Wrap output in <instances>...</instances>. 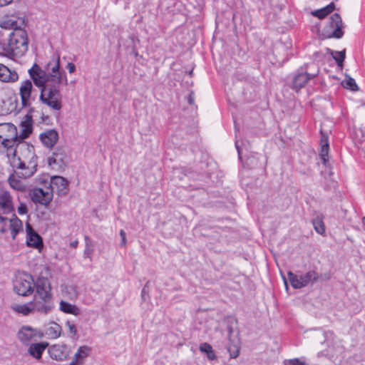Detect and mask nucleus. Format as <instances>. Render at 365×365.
<instances>
[{
  "mask_svg": "<svg viewBox=\"0 0 365 365\" xmlns=\"http://www.w3.org/2000/svg\"><path fill=\"white\" fill-rule=\"evenodd\" d=\"M29 73L34 85L40 89L39 101L53 111L62 108L63 86L68 85L66 73L61 68L58 54L42 69L34 63L29 70Z\"/></svg>",
  "mask_w": 365,
  "mask_h": 365,
  "instance_id": "f257e3e1",
  "label": "nucleus"
},
{
  "mask_svg": "<svg viewBox=\"0 0 365 365\" xmlns=\"http://www.w3.org/2000/svg\"><path fill=\"white\" fill-rule=\"evenodd\" d=\"M29 41L26 30L15 27L11 32H0V49L2 56L11 58L21 56L28 50Z\"/></svg>",
  "mask_w": 365,
  "mask_h": 365,
  "instance_id": "f03ea898",
  "label": "nucleus"
},
{
  "mask_svg": "<svg viewBox=\"0 0 365 365\" xmlns=\"http://www.w3.org/2000/svg\"><path fill=\"white\" fill-rule=\"evenodd\" d=\"M22 133L19 135L16 127L11 123L0 124V151L7 153L9 156L11 150L21 140L26 138L32 132L31 124L27 122H22Z\"/></svg>",
  "mask_w": 365,
  "mask_h": 365,
  "instance_id": "7ed1b4c3",
  "label": "nucleus"
},
{
  "mask_svg": "<svg viewBox=\"0 0 365 365\" xmlns=\"http://www.w3.org/2000/svg\"><path fill=\"white\" fill-rule=\"evenodd\" d=\"M13 284L14 291L19 296H30L34 291L35 281L33 276L26 272L19 273Z\"/></svg>",
  "mask_w": 365,
  "mask_h": 365,
  "instance_id": "20e7f679",
  "label": "nucleus"
},
{
  "mask_svg": "<svg viewBox=\"0 0 365 365\" xmlns=\"http://www.w3.org/2000/svg\"><path fill=\"white\" fill-rule=\"evenodd\" d=\"M11 164L14 169V173L24 179L32 177L37 170L38 163L34 160H23L21 158L12 157Z\"/></svg>",
  "mask_w": 365,
  "mask_h": 365,
  "instance_id": "39448f33",
  "label": "nucleus"
},
{
  "mask_svg": "<svg viewBox=\"0 0 365 365\" xmlns=\"http://www.w3.org/2000/svg\"><path fill=\"white\" fill-rule=\"evenodd\" d=\"M31 200L34 203H38L41 205L47 206L52 201L53 193L51 185L47 182L43 185V187H35L29 192Z\"/></svg>",
  "mask_w": 365,
  "mask_h": 365,
  "instance_id": "423d86ee",
  "label": "nucleus"
},
{
  "mask_svg": "<svg viewBox=\"0 0 365 365\" xmlns=\"http://www.w3.org/2000/svg\"><path fill=\"white\" fill-rule=\"evenodd\" d=\"M11 155L12 157L21 158L23 160L37 161L34 147L24 140L19 142L14 150H11L9 155Z\"/></svg>",
  "mask_w": 365,
  "mask_h": 365,
  "instance_id": "0eeeda50",
  "label": "nucleus"
},
{
  "mask_svg": "<svg viewBox=\"0 0 365 365\" xmlns=\"http://www.w3.org/2000/svg\"><path fill=\"white\" fill-rule=\"evenodd\" d=\"M319 70L316 68L314 72H308L304 71V68H300L292 79L293 89L298 91L304 87L308 81L318 75Z\"/></svg>",
  "mask_w": 365,
  "mask_h": 365,
  "instance_id": "6e6552de",
  "label": "nucleus"
},
{
  "mask_svg": "<svg viewBox=\"0 0 365 365\" xmlns=\"http://www.w3.org/2000/svg\"><path fill=\"white\" fill-rule=\"evenodd\" d=\"M43 336V333L29 326L22 327L17 333L18 339L25 345H29L31 341L40 339Z\"/></svg>",
  "mask_w": 365,
  "mask_h": 365,
  "instance_id": "1a4fd4ad",
  "label": "nucleus"
},
{
  "mask_svg": "<svg viewBox=\"0 0 365 365\" xmlns=\"http://www.w3.org/2000/svg\"><path fill=\"white\" fill-rule=\"evenodd\" d=\"M35 288L39 298L51 299V288L48 278L38 277L35 281Z\"/></svg>",
  "mask_w": 365,
  "mask_h": 365,
  "instance_id": "9d476101",
  "label": "nucleus"
},
{
  "mask_svg": "<svg viewBox=\"0 0 365 365\" xmlns=\"http://www.w3.org/2000/svg\"><path fill=\"white\" fill-rule=\"evenodd\" d=\"M48 353L53 359L64 361L70 354V349L66 344H54L48 349Z\"/></svg>",
  "mask_w": 365,
  "mask_h": 365,
  "instance_id": "9b49d317",
  "label": "nucleus"
},
{
  "mask_svg": "<svg viewBox=\"0 0 365 365\" xmlns=\"http://www.w3.org/2000/svg\"><path fill=\"white\" fill-rule=\"evenodd\" d=\"M329 25L333 29L332 33L329 35V38H341L344 36L343 22L339 14L335 13L330 17Z\"/></svg>",
  "mask_w": 365,
  "mask_h": 365,
  "instance_id": "f8f14e48",
  "label": "nucleus"
},
{
  "mask_svg": "<svg viewBox=\"0 0 365 365\" xmlns=\"http://www.w3.org/2000/svg\"><path fill=\"white\" fill-rule=\"evenodd\" d=\"M26 245L29 247H32L39 249L43 246L42 238L41 236L34 231L32 227L27 222L26 225Z\"/></svg>",
  "mask_w": 365,
  "mask_h": 365,
  "instance_id": "ddd939ff",
  "label": "nucleus"
},
{
  "mask_svg": "<svg viewBox=\"0 0 365 365\" xmlns=\"http://www.w3.org/2000/svg\"><path fill=\"white\" fill-rule=\"evenodd\" d=\"M14 211V207L10 193L8 191L0 192V214L7 215Z\"/></svg>",
  "mask_w": 365,
  "mask_h": 365,
  "instance_id": "4468645a",
  "label": "nucleus"
},
{
  "mask_svg": "<svg viewBox=\"0 0 365 365\" xmlns=\"http://www.w3.org/2000/svg\"><path fill=\"white\" fill-rule=\"evenodd\" d=\"M39 139L45 147L52 148L58 142V133L55 129H49L41 133Z\"/></svg>",
  "mask_w": 365,
  "mask_h": 365,
  "instance_id": "2eb2a0df",
  "label": "nucleus"
},
{
  "mask_svg": "<svg viewBox=\"0 0 365 365\" xmlns=\"http://www.w3.org/2000/svg\"><path fill=\"white\" fill-rule=\"evenodd\" d=\"M41 300L34 299L31 301L33 312H36L38 313L46 314L53 307L51 299L40 298Z\"/></svg>",
  "mask_w": 365,
  "mask_h": 365,
  "instance_id": "dca6fc26",
  "label": "nucleus"
},
{
  "mask_svg": "<svg viewBox=\"0 0 365 365\" xmlns=\"http://www.w3.org/2000/svg\"><path fill=\"white\" fill-rule=\"evenodd\" d=\"M33 89V85L30 80H26L22 82L19 92L21 98V103L24 107L29 106L31 104V94Z\"/></svg>",
  "mask_w": 365,
  "mask_h": 365,
  "instance_id": "f3484780",
  "label": "nucleus"
},
{
  "mask_svg": "<svg viewBox=\"0 0 365 365\" xmlns=\"http://www.w3.org/2000/svg\"><path fill=\"white\" fill-rule=\"evenodd\" d=\"M48 346V343L47 341L33 343L30 344L28 349V353L34 359L39 360L41 359L43 351Z\"/></svg>",
  "mask_w": 365,
  "mask_h": 365,
  "instance_id": "a211bd4d",
  "label": "nucleus"
},
{
  "mask_svg": "<svg viewBox=\"0 0 365 365\" xmlns=\"http://www.w3.org/2000/svg\"><path fill=\"white\" fill-rule=\"evenodd\" d=\"M91 349L88 346H80L70 363V365H79L89 356Z\"/></svg>",
  "mask_w": 365,
  "mask_h": 365,
  "instance_id": "6ab92c4d",
  "label": "nucleus"
},
{
  "mask_svg": "<svg viewBox=\"0 0 365 365\" xmlns=\"http://www.w3.org/2000/svg\"><path fill=\"white\" fill-rule=\"evenodd\" d=\"M22 180H24L22 176H17L16 173H13L9 175L8 182L14 190L25 192L27 188V185Z\"/></svg>",
  "mask_w": 365,
  "mask_h": 365,
  "instance_id": "aec40b11",
  "label": "nucleus"
},
{
  "mask_svg": "<svg viewBox=\"0 0 365 365\" xmlns=\"http://www.w3.org/2000/svg\"><path fill=\"white\" fill-rule=\"evenodd\" d=\"M19 75L15 71H11L4 64L0 63V81L2 82H15Z\"/></svg>",
  "mask_w": 365,
  "mask_h": 365,
  "instance_id": "412c9836",
  "label": "nucleus"
},
{
  "mask_svg": "<svg viewBox=\"0 0 365 365\" xmlns=\"http://www.w3.org/2000/svg\"><path fill=\"white\" fill-rule=\"evenodd\" d=\"M47 184L51 185L53 190V187H56L60 195H64L67 192L68 181L63 177L55 176L51 178V181L47 182Z\"/></svg>",
  "mask_w": 365,
  "mask_h": 365,
  "instance_id": "4be33fe9",
  "label": "nucleus"
},
{
  "mask_svg": "<svg viewBox=\"0 0 365 365\" xmlns=\"http://www.w3.org/2000/svg\"><path fill=\"white\" fill-rule=\"evenodd\" d=\"M322 136L320 139V152L319 155L324 165H327L328 161V153H329V139L328 135L323 132H321Z\"/></svg>",
  "mask_w": 365,
  "mask_h": 365,
  "instance_id": "5701e85b",
  "label": "nucleus"
},
{
  "mask_svg": "<svg viewBox=\"0 0 365 365\" xmlns=\"http://www.w3.org/2000/svg\"><path fill=\"white\" fill-rule=\"evenodd\" d=\"M8 227L11 230V237L14 240L19 232L23 231L22 222L15 215H13L11 218H9Z\"/></svg>",
  "mask_w": 365,
  "mask_h": 365,
  "instance_id": "b1692460",
  "label": "nucleus"
},
{
  "mask_svg": "<svg viewBox=\"0 0 365 365\" xmlns=\"http://www.w3.org/2000/svg\"><path fill=\"white\" fill-rule=\"evenodd\" d=\"M61 327L56 322L50 323L45 328V335L49 339H57L61 336Z\"/></svg>",
  "mask_w": 365,
  "mask_h": 365,
  "instance_id": "393cba45",
  "label": "nucleus"
},
{
  "mask_svg": "<svg viewBox=\"0 0 365 365\" xmlns=\"http://www.w3.org/2000/svg\"><path fill=\"white\" fill-rule=\"evenodd\" d=\"M60 310L64 313L75 316H78L81 314V309L78 307L63 300L60 302Z\"/></svg>",
  "mask_w": 365,
  "mask_h": 365,
  "instance_id": "a878e982",
  "label": "nucleus"
},
{
  "mask_svg": "<svg viewBox=\"0 0 365 365\" xmlns=\"http://www.w3.org/2000/svg\"><path fill=\"white\" fill-rule=\"evenodd\" d=\"M335 9L334 3L331 2L325 7L320 9L315 10L312 12V16L317 17L319 19L325 18L328 14L331 13Z\"/></svg>",
  "mask_w": 365,
  "mask_h": 365,
  "instance_id": "bb28decb",
  "label": "nucleus"
},
{
  "mask_svg": "<svg viewBox=\"0 0 365 365\" xmlns=\"http://www.w3.org/2000/svg\"><path fill=\"white\" fill-rule=\"evenodd\" d=\"M312 225L318 234L322 235L325 233L326 228L324 223V217L322 215H317L313 218Z\"/></svg>",
  "mask_w": 365,
  "mask_h": 365,
  "instance_id": "cd10ccee",
  "label": "nucleus"
},
{
  "mask_svg": "<svg viewBox=\"0 0 365 365\" xmlns=\"http://www.w3.org/2000/svg\"><path fill=\"white\" fill-rule=\"evenodd\" d=\"M301 281L303 282V287L308 285L309 283H314L319 279L318 274L314 271H309L303 275H300Z\"/></svg>",
  "mask_w": 365,
  "mask_h": 365,
  "instance_id": "c85d7f7f",
  "label": "nucleus"
},
{
  "mask_svg": "<svg viewBox=\"0 0 365 365\" xmlns=\"http://www.w3.org/2000/svg\"><path fill=\"white\" fill-rule=\"evenodd\" d=\"M12 309L23 315H29L31 313H33L32 303L31 301L29 303H26L24 304H14L12 306Z\"/></svg>",
  "mask_w": 365,
  "mask_h": 365,
  "instance_id": "c756f323",
  "label": "nucleus"
},
{
  "mask_svg": "<svg viewBox=\"0 0 365 365\" xmlns=\"http://www.w3.org/2000/svg\"><path fill=\"white\" fill-rule=\"evenodd\" d=\"M85 240V250L83 252V257L86 258H89L90 260L92 259V255L94 251V243L93 241L88 237H84Z\"/></svg>",
  "mask_w": 365,
  "mask_h": 365,
  "instance_id": "7c9ffc66",
  "label": "nucleus"
},
{
  "mask_svg": "<svg viewBox=\"0 0 365 365\" xmlns=\"http://www.w3.org/2000/svg\"><path fill=\"white\" fill-rule=\"evenodd\" d=\"M200 351L207 354V357L209 360H214L216 359L215 354L212 349V347L208 343H202L200 345Z\"/></svg>",
  "mask_w": 365,
  "mask_h": 365,
  "instance_id": "2f4dec72",
  "label": "nucleus"
},
{
  "mask_svg": "<svg viewBox=\"0 0 365 365\" xmlns=\"http://www.w3.org/2000/svg\"><path fill=\"white\" fill-rule=\"evenodd\" d=\"M288 277L292 287L294 289H300L303 287V282L300 280V275H297L292 272H289Z\"/></svg>",
  "mask_w": 365,
  "mask_h": 365,
  "instance_id": "473e14b6",
  "label": "nucleus"
},
{
  "mask_svg": "<svg viewBox=\"0 0 365 365\" xmlns=\"http://www.w3.org/2000/svg\"><path fill=\"white\" fill-rule=\"evenodd\" d=\"M331 55L333 57V58L336 61L337 66L342 68L343 63L345 59V50L341 51H331Z\"/></svg>",
  "mask_w": 365,
  "mask_h": 365,
  "instance_id": "72a5a7b5",
  "label": "nucleus"
},
{
  "mask_svg": "<svg viewBox=\"0 0 365 365\" xmlns=\"http://www.w3.org/2000/svg\"><path fill=\"white\" fill-rule=\"evenodd\" d=\"M343 83L344 87L346 88H349L353 91L359 90V87L356 85L355 80L351 77L346 76Z\"/></svg>",
  "mask_w": 365,
  "mask_h": 365,
  "instance_id": "f704fd0d",
  "label": "nucleus"
},
{
  "mask_svg": "<svg viewBox=\"0 0 365 365\" xmlns=\"http://www.w3.org/2000/svg\"><path fill=\"white\" fill-rule=\"evenodd\" d=\"M0 214V233H4L8 230L9 217Z\"/></svg>",
  "mask_w": 365,
  "mask_h": 365,
  "instance_id": "c9c22d12",
  "label": "nucleus"
},
{
  "mask_svg": "<svg viewBox=\"0 0 365 365\" xmlns=\"http://www.w3.org/2000/svg\"><path fill=\"white\" fill-rule=\"evenodd\" d=\"M359 132L361 135V139H359L357 141L355 142V143L357 145V146L362 149H365V131L362 129L359 130Z\"/></svg>",
  "mask_w": 365,
  "mask_h": 365,
  "instance_id": "e433bc0d",
  "label": "nucleus"
},
{
  "mask_svg": "<svg viewBox=\"0 0 365 365\" xmlns=\"http://www.w3.org/2000/svg\"><path fill=\"white\" fill-rule=\"evenodd\" d=\"M66 327L68 328L69 333L73 336L76 335L77 330L76 325L71 321H67L66 323Z\"/></svg>",
  "mask_w": 365,
  "mask_h": 365,
  "instance_id": "4c0bfd02",
  "label": "nucleus"
},
{
  "mask_svg": "<svg viewBox=\"0 0 365 365\" xmlns=\"http://www.w3.org/2000/svg\"><path fill=\"white\" fill-rule=\"evenodd\" d=\"M228 351L232 358H237L240 354V349L237 346H230Z\"/></svg>",
  "mask_w": 365,
  "mask_h": 365,
  "instance_id": "58836bf2",
  "label": "nucleus"
},
{
  "mask_svg": "<svg viewBox=\"0 0 365 365\" xmlns=\"http://www.w3.org/2000/svg\"><path fill=\"white\" fill-rule=\"evenodd\" d=\"M17 210H18V213L19 215H24V214L27 213L28 209H27L26 205L23 202H20Z\"/></svg>",
  "mask_w": 365,
  "mask_h": 365,
  "instance_id": "ea45409f",
  "label": "nucleus"
},
{
  "mask_svg": "<svg viewBox=\"0 0 365 365\" xmlns=\"http://www.w3.org/2000/svg\"><path fill=\"white\" fill-rule=\"evenodd\" d=\"M16 22H14V21H12L11 22L10 21H4L1 23V27L2 28H4V29H9V28H13L14 26L15 27H16Z\"/></svg>",
  "mask_w": 365,
  "mask_h": 365,
  "instance_id": "a19ab883",
  "label": "nucleus"
},
{
  "mask_svg": "<svg viewBox=\"0 0 365 365\" xmlns=\"http://www.w3.org/2000/svg\"><path fill=\"white\" fill-rule=\"evenodd\" d=\"M148 284H149V282H147V283L145 284V286L143 288L142 292H141V297H142L143 300H144V301L146 299L145 297L148 296Z\"/></svg>",
  "mask_w": 365,
  "mask_h": 365,
  "instance_id": "79ce46f5",
  "label": "nucleus"
},
{
  "mask_svg": "<svg viewBox=\"0 0 365 365\" xmlns=\"http://www.w3.org/2000/svg\"><path fill=\"white\" fill-rule=\"evenodd\" d=\"M300 361L299 359H292L284 361V365H299Z\"/></svg>",
  "mask_w": 365,
  "mask_h": 365,
  "instance_id": "37998d69",
  "label": "nucleus"
},
{
  "mask_svg": "<svg viewBox=\"0 0 365 365\" xmlns=\"http://www.w3.org/2000/svg\"><path fill=\"white\" fill-rule=\"evenodd\" d=\"M120 235L121 237L120 246L124 247L126 245V234L123 230H120Z\"/></svg>",
  "mask_w": 365,
  "mask_h": 365,
  "instance_id": "c03bdc74",
  "label": "nucleus"
},
{
  "mask_svg": "<svg viewBox=\"0 0 365 365\" xmlns=\"http://www.w3.org/2000/svg\"><path fill=\"white\" fill-rule=\"evenodd\" d=\"M66 68L68 69L70 73H73L76 71V66L73 63H68V64L66 65Z\"/></svg>",
  "mask_w": 365,
  "mask_h": 365,
  "instance_id": "a18cd8bd",
  "label": "nucleus"
},
{
  "mask_svg": "<svg viewBox=\"0 0 365 365\" xmlns=\"http://www.w3.org/2000/svg\"><path fill=\"white\" fill-rule=\"evenodd\" d=\"M304 66L306 67L307 69H309L310 72H314L316 68L319 69V68L317 66V65L314 63H312L311 64H306Z\"/></svg>",
  "mask_w": 365,
  "mask_h": 365,
  "instance_id": "49530a36",
  "label": "nucleus"
},
{
  "mask_svg": "<svg viewBox=\"0 0 365 365\" xmlns=\"http://www.w3.org/2000/svg\"><path fill=\"white\" fill-rule=\"evenodd\" d=\"M235 148L237 150L239 158L240 159L241 158V148L240 147L239 141L237 140H235Z\"/></svg>",
  "mask_w": 365,
  "mask_h": 365,
  "instance_id": "de8ad7c7",
  "label": "nucleus"
},
{
  "mask_svg": "<svg viewBox=\"0 0 365 365\" xmlns=\"http://www.w3.org/2000/svg\"><path fill=\"white\" fill-rule=\"evenodd\" d=\"M13 1V0H0V6H4L9 5Z\"/></svg>",
  "mask_w": 365,
  "mask_h": 365,
  "instance_id": "09e8293b",
  "label": "nucleus"
},
{
  "mask_svg": "<svg viewBox=\"0 0 365 365\" xmlns=\"http://www.w3.org/2000/svg\"><path fill=\"white\" fill-rule=\"evenodd\" d=\"M187 101L190 104H192L194 103V95L192 93L189 94Z\"/></svg>",
  "mask_w": 365,
  "mask_h": 365,
  "instance_id": "8fccbe9b",
  "label": "nucleus"
},
{
  "mask_svg": "<svg viewBox=\"0 0 365 365\" xmlns=\"http://www.w3.org/2000/svg\"><path fill=\"white\" fill-rule=\"evenodd\" d=\"M78 245V242L77 240H74L70 243V246L73 248H76Z\"/></svg>",
  "mask_w": 365,
  "mask_h": 365,
  "instance_id": "3c124183",
  "label": "nucleus"
},
{
  "mask_svg": "<svg viewBox=\"0 0 365 365\" xmlns=\"http://www.w3.org/2000/svg\"><path fill=\"white\" fill-rule=\"evenodd\" d=\"M299 365H309V364H307V363H306V362H304V361H301Z\"/></svg>",
  "mask_w": 365,
  "mask_h": 365,
  "instance_id": "603ef678",
  "label": "nucleus"
},
{
  "mask_svg": "<svg viewBox=\"0 0 365 365\" xmlns=\"http://www.w3.org/2000/svg\"><path fill=\"white\" fill-rule=\"evenodd\" d=\"M362 224H363L364 227H365V217H364L362 218Z\"/></svg>",
  "mask_w": 365,
  "mask_h": 365,
  "instance_id": "864d4df0",
  "label": "nucleus"
},
{
  "mask_svg": "<svg viewBox=\"0 0 365 365\" xmlns=\"http://www.w3.org/2000/svg\"><path fill=\"white\" fill-rule=\"evenodd\" d=\"M327 334H330L331 335L332 334V332L331 331H329V332H325L324 333V335L327 336Z\"/></svg>",
  "mask_w": 365,
  "mask_h": 365,
  "instance_id": "5fc2aeb1",
  "label": "nucleus"
},
{
  "mask_svg": "<svg viewBox=\"0 0 365 365\" xmlns=\"http://www.w3.org/2000/svg\"><path fill=\"white\" fill-rule=\"evenodd\" d=\"M235 130H236V131H237V132L239 131V128L237 127V125H236V124L235 125Z\"/></svg>",
  "mask_w": 365,
  "mask_h": 365,
  "instance_id": "6e6d98bb",
  "label": "nucleus"
},
{
  "mask_svg": "<svg viewBox=\"0 0 365 365\" xmlns=\"http://www.w3.org/2000/svg\"><path fill=\"white\" fill-rule=\"evenodd\" d=\"M229 332L231 334L232 332V329L231 328H229Z\"/></svg>",
  "mask_w": 365,
  "mask_h": 365,
  "instance_id": "4d7b16f0",
  "label": "nucleus"
},
{
  "mask_svg": "<svg viewBox=\"0 0 365 365\" xmlns=\"http://www.w3.org/2000/svg\"><path fill=\"white\" fill-rule=\"evenodd\" d=\"M51 162H53V160L51 158L49 159V163L51 164Z\"/></svg>",
  "mask_w": 365,
  "mask_h": 365,
  "instance_id": "13d9d810",
  "label": "nucleus"
},
{
  "mask_svg": "<svg viewBox=\"0 0 365 365\" xmlns=\"http://www.w3.org/2000/svg\"><path fill=\"white\" fill-rule=\"evenodd\" d=\"M0 55H1V56H2V54H1V51H0Z\"/></svg>",
  "mask_w": 365,
  "mask_h": 365,
  "instance_id": "bf43d9fd",
  "label": "nucleus"
}]
</instances>
